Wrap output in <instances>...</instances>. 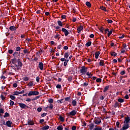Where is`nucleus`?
Returning a JSON list of instances; mask_svg holds the SVG:
<instances>
[{"mask_svg": "<svg viewBox=\"0 0 130 130\" xmlns=\"http://www.w3.org/2000/svg\"><path fill=\"white\" fill-rule=\"evenodd\" d=\"M37 111H38V112H40L42 111V108H38V109H37Z\"/></svg>", "mask_w": 130, "mask_h": 130, "instance_id": "63", "label": "nucleus"}, {"mask_svg": "<svg viewBox=\"0 0 130 130\" xmlns=\"http://www.w3.org/2000/svg\"><path fill=\"white\" fill-rule=\"evenodd\" d=\"M1 98L2 101H4V100L6 99V98L4 97V95H3L2 94H1Z\"/></svg>", "mask_w": 130, "mask_h": 130, "instance_id": "48", "label": "nucleus"}, {"mask_svg": "<svg viewBox=\"0 0 130 130\" xmlns=\"http://www.w3.org/2000/svg\"><path fill=\"white\" fill-rule=\"evenodd\" d=\"M16 51H20L21 50V47H17L16 48Z\"/></svg>", "mask_w": 130, "mask_h": 130, "instance_id": "52", "label": "nucleus"}, {"mask_svg": "<svg viewBox=\"0 0 130 130\" xmlns=\"http://www.w3.org/2000/svg\"><path fill=\"white\" fill-rule=\"evenodd\" d=\"M38 67L40 69V70L43 71L44 68V64L43 62H40L39 63Z\"/></svg>", "mask_w": 130, "mask_h": 130, "instance_id": "11", "label": "nucleus"}, {"mask_svg": "<svg viewBox=\"0 0 130 130\" xmlns=\"http://www.w3.org/2000/svg\"><path fill=\"white\" fill-rule=\"evenodd\" d=\"M88 69L86 68L84 66L81 67V69L80 70V72L82 74V75H86L87 73Z\"/></svg>", "mask_w": 130, "mask_h": 130, "instance_id": "2", "label": "nucleus"}, {"mask_svg": "<svg viewBox=\"0 0 130 130\" xmlns=\"http://www.w3.org/2000/svg\"><path fill=\"white\" fill-rule=\"evenodd\" d=\"M130 122V119L129 117L127 116V117H125V120L124 121V124H128V123Z\"/></svg>", "mask_w": 130, "mask_h": 130, "instance_id": "9", "label": "nucleus"}, {"mask_svg": "<svg viewBox=\"0 0 130 130\" xmlns=\"http://www.w3.org/2000/svg\"><path fill=\"white\" fill-rule=\"evenodd\" d=\"M94 124H99L100 123H101V120L100 119H96L94 121Z\"/></svg>", "mask_w": 130, "mask_h": 130, "instance_id": "16", "label": "nucleus"}, {"mask_svg": "<svg viewBox=\"0 0 130 130\" xmlns=\"http://www.w3.org/2000/svg\"><path fill=\"white\" fill-rule=\"evenodd\" d=\"M29 80V78L28 77H23V81L25 82H27Z\"/></svg>", "mask_w": 130, "mask_h": 130, "instance_id": "38", "label": "nucleus"}, {"mask_svg": "<svg viewBox=\"0 0 130 130\" xmlns=\"http://www.w3.org/2000/svg\"><path fill=\"white\" fill-rule=\"evenodd\" d=\"M96 82L98 83H101L102 82V79L101 78H98L96 80Z\"/></svg>", "mask_w": 130, "mask_h": 130, "instance_id": "49", "label": "nucleus"}, {"mask_svg": "<svg viewBox=\"0 0 130 130\" xmlns=\"http://www.w3.org/2000/svg\"><path fill=\"white\" fill-rule=\"evenodd\" d=\"M18 105H19V106L22 109H27L28 108V107L24 104L19 103Z\"/></svg>", "mask_w": 130, "mask_h": 130, "instance_id": "6", "label": "nucleus"}, {"mask_svg": "<svg viewBox=\"0 0 130 130\" xmlns=\"http://www.w3.org/2000/svg\"><path fill=\"white\" fill-rule=\"evenodd\" d=\"M83 29V25H80V26L78 27L77 30L78 34H80V32Z\"/></svg>", "mask_w": 130, "mask_h": 130, "instance_id": "12", "label": "nucleus"}, {"mask_svg": "<svg viewBox=\"0 0 130 130\" xmlns=\"http://www.w3.org/2000/svg\"><path fill=\"white\" fill-rule=\"evenodd\" d=\"M49 108L50 109V110H52L53 108V105L52 104H50V106L49 107Z\"/></svg>", "mask_w": 130, "mask_h": 130, "instance_id": "57", "label": "nucleus"}, {"mask_svg": "<svg viewBox=\"0 0 130 130\" xmlns=\"http://www.w3.org/2000/svg\"><path fill=\"white\" fill-rule=\"evenodd\" d=\"M104 30V28L103 27H101V28H100V30L101 32H102V33H103Z\"/></svg>", "mask_w": 130, "mask_h": 130, "instance_id": "62", "label": "nucleus"}, {"mask_svg": "<svg viewBox=\"0 0 130 130\" xmlns=\"http://www.w3.org/2000/svg\"><path fill=\"white\" fill-rule=\"evenodd\" d=\"M100 9L104 11V12H107L106 8L105 7L103 6H101L100 7Z\"/></svg>", "mask_w": 130, "mask_h": 130, "instance_id": "32", "label": "nucleus"}, {"mask_svg": "<svg viewBox=\"0 0 130 130\" xmlns=\"http://www.w3.org/2000/svg\"><path fill=\"white\" fill-rule=\"evenodd\" d=\"M40 98V95H38V96H37L36 98L32 99V101H36V100H37L38 99H39Z\"/></svg>", "mask_w": 130, "mask_h": 130, "instance_id": "40", "label": "nucleus"}, {"mask_svg": "<svg viewBox=\"0 0 130 130\" xmlns=\"http://www.w3.org/2000/svg\"><path fill=\"white\" fill-rule=\"evenodd\" d=\"M10 98L12 100H15V99H16V97L14 95H11L10 96Z\"/></svg>", "mask_w": 130, "mask_h": 130, "instance_id": "50", "label": "nucleus"}, {"mask_svg": "<svg viewBox=\"0 0 130 130\" xmlns=\"http://www.w3.org/2000/svg\"><path fill=\"white\" fill-rule=\"evenodd\" d=\"M92 44V42L89 41L87 42L86 44H85V46L87 47H90Z\"/></svg>", "mask_w": 130, "mask_h": 130, "instance_id": "20", "label": "nucleus"}, {"mask_svg": "<svg viewBox=\"0 0 130 130\" xmlns=\"http://www.w3.org/2000/svg\"><path fill=\"white\" fill-rule=\"evenodd\" d=\"M57 22L59 26L62 27L63 24L61 21H60V20H58L57 21Z\"/></svg>", "mask_w": 130, "mask_h": 130, "instance_id": "26", "label": "nucleus"}, {"mask_svg": "<svg viewBox=\"0 0 130 130\" xmlns=\"http://www.w3.org/2000/svg\"><path fill=\"white\" fill-rule=\"evenodd\" d=\"M63 32H64V36H68L69 35V31H68V30L66 28H62V29L61 30Z\"/></svg>", "mask_w": 130, "mask_h": 130, "instance_id": "8", "label": "nucleus"}, {"mask_svg": "<svg viewBox=\"0 0 130 130\" xmlns=\"http://www.w3.org/2000/svg\"><path fill=\"white\" fill-rule=\"evenodd\" d=\"M25 101L27 102H30V101H32V99H30V98H27V99L25 100Z\"/></svg>", "mask_w": 130, "mask_h": 130, "instance_id": "61", "label": "nucleus"}, {"mask_svg": "<svg viewBox=\"0 0 130 130\" xmlns=\"http://www.w3.org/2000/svg\"><path fill=\"white\" fill-rule=\"evenodd\" d=\"M100 54V51L95 53V58L98 59L99 57Z\"/></svg>", "mask_w": 130, "mask_h": 130, "instance_id": "19", "label": "nucleus"}, {"mask_svg": "<svg viewBox=\"0 0 130 130\" xmlns=\"http://www.w3.org/2000/svg\"><path fill=\"white\" fill-rule=\"evenodd\" d=\"M34 83H32V81H30V82H29L28 84H27V86L29 87H32Z\"/></svg>", "mask_w": 130, "mask_h": 130, "instance_id": "31", "label": "nucleus"}, {"mask_svg": "<svg viewBox=\"0 0 130 130\" xmlns=\"http://www.w3.org/2000/svg\"><path fill=\"white\" fill-rule=\"evenodd\" d=\"M86 75L88 76L89 78H90L92 76V74L89 72H87Z\"/></svg>", "mask_w": 130, "mask_h": 130, "instance_id": "34", "label": "nucleus"}, {"mask_svg": "<svg viewBox=\"0 0 130 130\" xmlns=\"http://www.w3.org/2000/svg\"><path fill=\"white\" fill-rule=\"evenodd\" d=\"M47 113H43L41 115L42 117H45V116H47Z\"/></svg>", "mask_w": 130, "mask_h": 130, "instance_id": "59", "label": "nucleus"}, {"mask_svg": "<svg viewBox=\"0 0 130 130\" xmlns=\"http://www.w3.org/2000/svg\"><path fill=\"white\" fill-rule=\"evenodd\" d=\"M14 59H19V57H20V52H14L13 54Z\"/></svg>", "mask_w": 130, "mask_h": 130, "instance_id": "4", "label": "nucleus"}, {"mask_svg": "<svg viewBox=\"0 0 130 130\" xmlns=\"http://www.w3.org/2000/svg\"><path fill=\"white\" fill-rule=\"evenodd\" d=\"M68 80L70 82H72V81L73 80V77L72 76H69L68 78Z\"/></svg>", "mask_w": 130, "mask_h": 130, "instance_id": "35", "label": "nucleus"}, {"mask_svg": "<svg viewBox=\"0 0 130 130\" xmlns=\"http://www.w3.org/2000/svg\"><path fill=\"white\" fill-rule=\"evenodd\" d=\"M18 59L16 58H13L12 59V63L15 65L16 64V62H18Z\"/></svg>", "mask_w": 130, "mask_h": 130, "instance_id": "15", "label": "nucleus"}, {"mask_svg": "<svg viewBox=\"0 0 130 130\" xmlns=\"http://www.w3.org/2000/svg\"><path fill=\"white\" fill-rule=\"evenodd\" d=\"M119 125H120V122L117 121V122H116V126H117V128H119Z\"/></svg>", "mask_w": 130, "mask_h": 130, "instance_id": "51", "label": "nucleus"}, {"mask_svg": "<svg viewBox=\"0 0 130 130\" xmlns=\"http://www.w3.org/2000/svg\"><path fill=\"white\" fill-rule=\"evenodd\" d=\"M85 5L87 7L91 8V3L90 2H87L86 3H85Z\"/></svg>", "mask_w": 130, "mask_h": 130, "instance_id": "28", "label": "nucleus"}, {"mask_svg": "<svg viewBox=\"0 0 130 130\" xmlns=\"http://www.w3.org/2000/svg\"><path fill=\"white\" fill-rule=\"evenodd\" d=\"M70 99V96L67 97V98H64V101H69Z\"/></svg>", "mask_w": 130, "mask_h": 130, "instance_id": "58", "label": "nucleus"}, {"mask_svg": "<svg viewBox=\"0 0 130 130\" xmlns=\"http://www.w3.org/2000/svg\"><path fill=\"white\" fill-rule=\"evenodd\" d=\"M76 129H77V127L75 126L72 127V130H76Z\"/></svg>", "mask_w": 130, "mask_h": 130, "instance_id": "64", "label": "nucleus"}, {"mask_svg": "<svg viewBox=\"0 0 130 130\" xmlns=\"http://www.w3.org/2000/svg\"><path fill=\"white\" fill-rule=\"evenodd\" d=\"M109 86H106L105 88H104V89L103 90L104 92H107V91L109 89Z\"/></svg>", "mask_w": 130, "mask_h": 130, "instance_id": "30", "label": "nucleus"}, {"mask_svg": "<svg viewBox=\"0 0 130 130\" xmlns=\"http://www.w3.org/2000/svg\"><path fill=\"white\" fill-rule=\"evenodd\" d=\"M106 21H107L108 23L109 24H112V23L113 22V21H112V20H109V19H106Z\"/></svg>", "mask_w": 130, "mask_h": 130, "instance_id": "41", "label": "nucleus"}, {"mask_svg": "<svg viewBox=\"0 0 130 130\" xmlns=\"http://www.w3.org/2000/svg\"><path fill=\"white\" fill-rule=\"evenodd\" d=\"M57 130H63V127L62 126V125H60L59 126H57Z\"/></svg>", "mask_w": 130, "mask_h": 130, "instance_id": "21", "label": "nucleus"}, {"mask_svg": "<svg viewBox=\"0 0 130 130\" xmlns=\"http://www.w3.org/2000/svg\"><path fill=\"white\" fill-rule=\"evenodd\" d=\"M27 123L28 124V125H34L35 124V123H34V120L30 119H27Z\"/></svg>", "mask_w": 130, "mask_h": 130, "instance_id": "7", "label": "nucleus"}, {"mask_svg": "<svg viewBox=\"0 0 130 130\" xmlns=\"http://www.w3.org/2000/svg\"><path fill=\"white\" fill-rule=\"evenodd\" d=\"M49 126L46 125V126H44V127H42V130H47V129H49Z\"/></svg>", "mask_w": 130, "mask_h": 130, "instance_id": "24", "label": "nucleus"}, {"mask_svg": "<svg viewBox=\"0 0 130 130\" xmlns=\"http://www.w3.org/2000/svg\"><path fill=\"white\" fill-rule=\"evenodd\" d=\"M9 116H10V114L8 112L5 113V115H4V118L9 117Z\"/></svg>", "mask_w": 130, "mask_h": 130, "instance_id": "29", "label": "nucleus"}, {"mask_svg": "<svg viewBox=\"0 0 130 130\" xmlns=\"http://www.w3.org/2000/svg\"><path fill=\"white\" fill-rule=\"evenodd\" d=\"M17 63H18V65L15 64H14V66H15V67H17V71H19V70H21V68L22 67L23 64H22V62H21L20 59H18Z\"/></svg>", "mask_w": 130, "mask_h": 130, "instance_id": "1", "label": "nucleus"}, {"mask_svg": "<svg viewBox=\"0 0 130 130\" xmlns=\"http://www.w3.org/2000/svg\"><path fill=\"white\" fill-rule=\"evenodd\" d=\"M112 32H113L112 29H111V30H110V31H108V37H110V36L112 34Z\"/></svg>", "mask_w": 130, "mask_h": 130, "instance_id": "42", "label": "nucleus"}, {"mask_svg": "<svg viewBox=\"0 0 130 130\" xmlns=\"http://www.w3.org/2000/svg\"><path fill=\"white\" fill-rule=\"evenodd\" d=\"M119 104H120L118 102H116L115 103V105H114V108H118L119 107Z\"/></svg>", "mask_w": 130, "mask_h": 130, "instance_id": "25", "label": "nucleus"}, {"mask_svg": "<svg viewBox=\"0 0 130 130\" xmlns=\"http://www.w3.org/2000/svg\"><path fill=\"white\" fill-rule=\"evenodd\" d=\"M117 101L120 103H122L124 102V99L122 98H119L118 99H117Z\"/></svg>", "mask_w": 130, "mask_h": 130, "instance_id": "22", "label": "nucleus"}, {"mask_svg": "<svg viewBox=\"0 0 130 130\" xmlns=\"http://www.w3.org/2000/svg\"><path fill=\"white\" fill-rule=\"evenodd\" d=\"M76 114H77V111L75 110H73L70 112V113H67L66 115L67 116L69 117L70 115L72 116H75Z\"/></svg>", "mask_w": 130, "mask_h": 130, "instance_id": "5", "label": "nucleus"}, {"mask_svg": "<svg viewBox=\"0 0 130 130\" xmlns=\"http://www.w3.org/2000/svg\"><path fill=\"white\" fill-rule=\"evenodd\" d=\"M89 130H92L94 128V124L92 123H90L89 124Z\"/></svg>", "mask_w": 130, "mask_h": 130, "instance_id": "17", "label": "nucleus"}, {"mask_svg": "<svg viewBox=\"0 0 130 130\" xmlns=\"http://www.w3.org/2000/svg\"><path fill=\"white\" fill-rule=\"evenodd\" d=\"M19 94H20L19 92V91H16L14 92V95H19Z\"/></svg>", "mask_w": 130, "mask_h": 130, "instance_id": "46", "label": "nucleus"}, {"mask_svg": "<svg viewBox=\"0 0 130 130\" xmlns=\"http://www.w3.org/2000/svg\"><path fill=\"white\" fill-rule=\"evenodd\" d=\"M10 106H13L14 104H15V103H14V101H12L11 100H10Z\"/></svg>", "mask_w": 130, "mask_h": 130, "instance_id": "44", "label": "nucleus"}, {"mask_svg": "<svg viewBox=\"0 0 130 130\" xmlns=\"http://www.w3.org/2000/svg\"><path fill=\"white\" fill-rule=\"evenodd\" d=\"M117 55V54L116 53H115V52H111V56H114V57H115Z\"/></svg>", "mask_w": 130, "mask_h": 130, "instance_id": "43", "label": "nucleus"}, {"mask_svg": "<svg viewBox=\"0 0 130 130\" xmlns=\"http://www.w3.org/2000/svg\"><path fill=\"white\" fill-rule=\"evenodd\" d=\"M12 124H13V122H11V120H8V121H6V124L7 126L11 127Z\"/></svg>", "mask_w": 130, "mask_h": 130, "instance_id": "14", "label": "nucleus"}, {"mask_svg": "<svg viewBox=\"0 0 130 130\" xmlns=\"http://www.w3.org/2000/svg\"><path fill=\"white\" fill-rule=\"evenodd\" d=\"M54 28L57 29V31L60 30V27L59 26H54Z\"/></svg>", "mask_w": 130, "mask_h": 130, "instance_id": "47", "label": "nucleus"}, {"mask_svg": "<svg viewBox=\"0 0 130 130\" xmlns=\"http://www.w3.org/2000/svg\"><path fill=\"white\" fill-rule=\"evenodd\" d=\"M63 101V99H62L61 100H58L57 102L58 104H62L63 103V102H62Z\"/></svg>", "mask_w": 130, "mask_h": 130, "instance_id": "39", "label": "nucleus"}, {"mask_svg": "<svg viewBox=\"0 0 130 130\" xmlns=\"http://www.w3.org/2000/svg\"><path fill=\"white\" fill-rule=\"evenodd\" d=\"M9 29H10V30H11V31H16V29H17V27H15V26H14V25H12V26H10Z\"/></svg>", "mask_w": 130, "mask_h": 130, "instance_id": "13", "label": "nucleus"}, {"mask_svg": "<svg viewBox=\"0 0 130 130\" xmlns=\"http://www.w3.org/2000/svg\"><path fill=\"white\" fill-rule=\"evenodd\" d=\"M130 127L129 125L128 124H124V126H123L122 128H121L120 130H126Z\"/></svg>", "mask_w": 130, "mask_h": 130, "instance_id": "10", "label": "nucleus"}, {"mask_svg": "<svg viewBox=\"0 0 130 130\" xmlns=\"http://www.w3.org/2000/svg\"><path fill=\"white\" fill-rule=\"evenodd\" d=\"M56 87L57 89H60V88H61V85H60V84H57Z\"/></svg>", "mask_w": 130, "mask_h": 130, "instance_id": "54", "label": "nucleus"}, {"mask_svg": "<svg viewBox=\"0 0 130 130\" xmlns=\"http://www.w3.org/2000/svg\"><path fill=\"white\" fill-rule=\"evenodd\" d=\"M72 104L73 106H76L77 105V102L75 100H73L72 101Z\"/></svg>", "mask_w": 130, "mask_h": 130, "instance_id": "37", "label": "nucleus"}, {"mask_svg": "<svg viewBox=\"0 0 130 130\" xmlns=\"http://www.w3.org/2000/svg\"><path fill=\"white\" fill-rule=\"evenodd\" d=\"M69 57V53L68 52H66L64 54V57L65 58H68Z\"/></svg>", "mask_w": 130, "mask_h": 130, "instance_id": "33", "label": "nucleus"}, {"mask_svg": "<svg viewBox=\"0 0 130 130\" xmlns=\"http://www.w3.org/2000/svg\"><path fill=\"white\" fill-rule=\"evenodd\" d=\"M23 53H24L25 54H29L30 52H28V49H25V50H23Z\"/></svg>", "mask_w": 130, "mask_h": 130, "instance_id": "36", "label": "nucleus"}, {"mask_svg": "<svg viewBox=\"0 0 130 130\" xmlns=\"http://www.w3.org/2000/svg\"><path fill=\"white\" fill-rule=\"evenodd\" d=\"M100 66L101 67H104V61L103 60H101L100 61Z\"/></svg>", "mask_w": 130, "mask_h": 130, "instance_id": "23", "label": "nucleus"}, {"mask_svg": "<svg viewBox=\"0 0 130 130\" xmlns=\"http://www.w3.org/2000/svg\"><path fill=\"white\" fill-rule=\"evenodd\" d=\"M13 52V50L12 49H10L8 50V53H9V54H12Z\"/></svg>", "mask_w": 130, "mask_h": 130, "instance_id": "53", "label": "nucleus"}, {"mask_svg": "<svg viewBox=\"0 0 130 130\" xmlns=\"http://www.w3.org/2000/svg\"><path fill=\"white\" fill-rule=\"evenodd\" d=\"M94 130H102V127H100L99 126L96 127L94 129Z\"/></svg>", "mask_w": 130, "mask_h": 130, "instance_id": "56", "label": "nucleus"}, {"mask_svg": "<svg viewBox=\"0 0 130 130\" xmlns=\"http://www.w3.org/2000/svg\"><path fill=\"white\" fill-rule=\"evenodd\" d=\"M4 109L2 108H0V114H4Z\"/></svg>", "mask_w": 130, "mask_h": 130, "instance_id": "55", "label": "nucleus"}, {"mask_svg": "<svg viewBox=\"0 0 130 130\" xmlns=\"http://www.w3.org/2000/svg\"><path fill=\"white\" fill-rule=\"evenodd\" d=\"M61 18H62V19H66V15H62V16H61Z\"/></svg>", "mask_w": 130, "mask_h": 130, "instance_id": "60", "label": "nucleus"}, {"mask_svg": "<svg viewBox=\"0 0 130 130\" xmlns=\"http://www.w3.org/2000/svg\"><path fill=\"white\" fill-rule=\"evenodd\" d=\"M39 95V91H32L29 92L28 94H27V96H30L32 95Z\"/></svg>", "mask_w": 130, "mask_h": 130, "instance_id": "3", "label": "nucleus"}, {"mask_svg": "<svg viewBox=\"0 0 130 130\" xmlns=\"http://www.w3.org/2000/svg\"><path fill=\"white\" fill-rule=\"evenodd\" d=\"M59 120H60V121L62 122H64V118L63 117H62V116H60H60H59Z\"/></svg>", "mask_w": 130, "mask_h": 130, "instance_id": "27", "label": "nucleus"}, {"mask_svg": "<svg viewBox=\"0 0 130 130\" xmlns=\"http://www.w3.org/2000/svg\"><path fill=\"white\" fill-rule=\"evenodd\" d=\"M55 34H56V35L54 36V38L55 39H57L58 38V39L57 40H59V39H60V37H59L60 36V35L59 34H58V32H55Z\"/></svg>", "mask_w": 130, "mask_h": 130, "instance_id": "18", "label": "nucleus"}, {"mask_svg": "<svg viewBox=\"0 0 130 130\" xmlns=\"http://www.w3.org/2000/svg\"><path fill=\"white\" fill-rule=\"evenodd\" d=\"M48 101L49 102V104H53V100L52 99H49V100H48Z\"/></svg>", "mask_w": 130, "mask_h": 130, "instance_id": "45", "label": "nucleus"}]
</instances>
